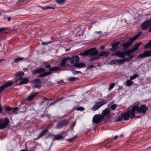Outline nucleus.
<instances>
[{
  "label": "nucleus",
  "mask_w": 151,
  "mask_h": 151,
  "mask_svg": "<svg viewBox=\"0 0 151 151\" xmlns=\"http://www.w3.org/2000/svg\"><path fill=\"white\" fill-rule=\"evenodd\" d=\"M51 42H52V41L50 42H43L42 43V44L43 45H47L48 44V43H50Z\"/></svg>",
  "instance_id": "51"
},
{
  "label": "nucleus",
  "mask_w": 151,
  "mask_h": 151,
  "mask_svg": "<svg viewBox=\"0 0 151 151\" xmlns=\"http://www.w3.org/2000/svg\"><path fill=\"white\" fill-rule=\"evenodd\" d=\"M100 107L101 106L99 105L96 104V102L95 104L93 105V107L92 108V110L93 111H96L98 110Z\"/></svg>",
  "instance_id": "28"
},
{
  "label": "nucleus",
  "mask_w": 151,
  "mask_h": 151,
  "mask_svg": "<svg viewBox=\"0 0 151 151\" xmlns=\"http://www.w3.org/2000/svg\"><path fill=\"white\" fill-rule=\"evenodd\" d=\"M5 59H0V63L1 62L3 61Z\"/></svg>",
  "instance_id": "58"
},
{
  "label": "nucleus",
  "mask_w": 151,
  "mask_h": 151,
  "mask_svg": "<svg viewBox=\"0 0 151 151\" xmlns=\"http://www.w3.org/2000/svg\"><path fill=\"white\" fill-rule=\"evenodd\" d=\"M59 101V100L58 99L57 100L53 102H51V103H50L49 104V106H50L54 104H55V103L56 102H57Z\"/></svg>",
  "instance_id": "45"
},
{
  "label": "nucleus",
  "mask_w": 151,
  "mask_h": 151,
  "mask_svg": "<svg viewBox=\"0 0 151 151\" xmlns=\"http://www.w3.org/2000/svg\"><path fill=\"white\" fill-rule=\"evenodd\" d=\"M9 122V119L6 117L3 123L0 124V129H4L8 125Z\"/></svg>",
  "instance_id": "14"
},
{
  "label": "nucleus",
  "mask_w": 151,
  "mask_h": 151,
  "mask_svg": "<svg viewBox=\"0 0 151 151\" xmlns=\"http://www.w3.org/2000/svg\"><path fill=\"white\" fill-rule=\"evenodd\" d=\"M110 54V52L107 51H103L100 52L99 55V56H106L109 55Z\"/></svg>",
  "instance_id": "25"
},
{
  "label": "nucleus",
  "mask_w": 151,
  "mask_h": 151,
  "mask_svg": "<svg viewBox=\"0 0 151 151\" xmlns=\"http://www.w3.org/2000/svg\"><path fill=\"white\" fill-rule=\"evenodd\" d=\"M101 31H99V32H95V33H99V34H100L101 33Z\"/></svg>",
  "instance_id": "59"
},
{
  "label": "nucleus",
  "mask_w": 151,
  "mask_h": 151,
  "mask_svg": "<svg viewBox=\"0 0 151 151\" xmlns=\"http://www.w3.org/2000/svg\"><path fill=\"white\" fill-rule=\"evenodd\" d=\"M38 6L40 7L42 9H54L55 8L53 6L50 7L48 6H45L44 7H42L40 6Z\"/></svg>",
  "instance_id": "35"
},
{
  "label": "nucleus",
  "mask_w": 151,
  "mask_h": 151,
  "mask_svg": "<svg viewBox=\"0 0 151 151\" xmlns=\"http://www.w3.org/2000/svg\"><path fill=\"white\" fill-rule=\"evenodd\" d=\"M24 73L22 71H19L18 72L15 73V75L17 77L19 76L18 78H22V77L24 76Z\"/></svg>",
  "instance_id": "29"
},
{
  "label": "nucleus",
  "mask_w": 151,
  "mask_h": 151,
  "mask_svg": "<svg viewBox=\"0 0 151 151\" xmlns=\"http://www.w3.org/2000/svg\"><path fill=\"white\" fill-rule=\"evenodd\" d=\"M116 107V104H111L110 106L111 109L112 110H114L115 109Z\"/></svg>",
  "instance_id": "38"
},
{
  "label": "nucleus",
  "mask_w": 151,
  "mask_h": 151,
  "mask_svg": "<svg viewBox=\"0 0 151 151\" xmlns=\"http://www.w3.org/2000/svg\"><path fill=\"white\" fill-rule=\"evenodd\" d=\"M24 59L23 58H15L14 59V62L15 63H18L19 62L22 61Z\"/></svg>",
  "instance_id": "30"
},
{
  "label": "nucleus",
  "mask_w": 151,
  "mask_h": 151,
  "mask_svg": "<svg viewBox=\"0 0 151 151\" xmlns=\"http://www.w3.org/2000/svg\"><path fill=\"white\" fill-rule=\"evenodd\" d=\"M73 66L76 67L81 68L85 66V64L83 63H76L73 65Z\"/></svg>",
  "instance_id": "24"
},
{
  "label": "nucleus",
  "mask_w": 151,
  "mask_h": 151,
  "mask_svg": "<svg viewBox=\"0 0 151 151\" xmlns=\"http://www.w3.org/2000/svg\"><path fill=\"white\" fill-rule=\"evenodd\" d=\"M73 64L78 62L79 60V58L78 56H74L72 57Z\"/></svg>",
  "instance_id": "23"
},
{
  "label": "nucleus",
  "mask_w": 151,
  "mask_h": 151,
  "mask_svg": "<svg viewBox=\"0 0 151 151\" xmlns=\"http://www.w3.org/2000/svg\"><path fill=\"white\" fill-rule=\"evenodd\" d=\"M124 60L123 59H117V64L119 65H120L121 64H122L124 63Z\"/></svg>",
  "instance_id": "33"
},
{
  "label": "nucleus",
  "mask_w": 151,
  "mask_h": 151,
  "mask_svg": "<svg viewBox=\"0 0 151 151\" xmlns=\"http://www.w3.org/2000/svg\"><path fill=\"white\" fill-rule=\"evenodd\" d=\"M117 137H118V136L117 135H116L113 138V139H116L117 138Z\"/></svg>",
  "instance_id": "55"
},
{
  "label": "nucleus",
  "mask_w": 151,
  "mask_h": 151,
  "mask_svg": "<svg viewBox=\"0 0 151 151\" xmlns=\"http://www.w3.org/2000/svg\"><path fill=\"white\" fill-rule=\"evenodd\" d=\"M75 124H76V121L74 122L72 124L71 126H70V127H69V128H71V131H72L73 130V127H74L75 125Z\"/></svg>",
  "instance_id": "44"
},
{
  "label": "nucleus",
  "mask_w": 151,
  "mask_h": 151,
  "mask_svg": "<svg viewBox=\"0 0 151 151\" xmlns=\"http://www.w3.org/2000/svg\"><path fill=\"white\" fill-rule=\"evenodd\" d=\"M125 52V55H129L130 54H131L132 52H133L132 51V50H128L126 51H124Z\"/></svg>",
  "instance_id": "37"
},
{
  "label": "nucleus",
  "mask_w": 151,
  "mask_h": 151,
  "mask_svg": "<svg viewBox=\"0 0 151 151\" xmlns=\"http://www.w3.org/2000/svg\"><path fill=\"white\" fill-rule=\"evenodd\" d=\"M44 102V101H42L41 102V103H40V105L42 104H43Z\"/></svg>",
  "instance_id": "63"
},
{
  "label": "nucleus",
  "mask_w": 151,
  "mask_h": 151,
  "mask_svg": "<svg viewBox=\"0 0 151 151\" xmlns=\"http://www.w3.org/2000/svg\"><path fill=\"white\" fill-rule=\"evenodd\" d=\"M139 77V75L137 74H135L134 75L132 76L130 78V79L132 80L135 79Z\"/></svg>",
  "instance_id": "31"
},
{
  "label": "nucleus",
  "mask_w": 151,
  "mask_h": 151,
  "mask_svg": "<svg viewBox=\"0 0 151 151\" xmlns=\"http://www.w3.org/2000/svg\"><path fill=\"white\" fill-rule=\"evenodd\" d=\"M101 48L103 49L104 48V46H102L101 47Z\"/></svg>",
  "instance_id": "64"
},
{
  "label": "nucleus",
  "mask_w": 151,
  "mask_h": 151,
  "mask_svg": "<svg viewBox=\"0 0 151 151\" xmlns=\"http://www.w3.org/2000/svg\"><path fill=\"white\" fill-rule=\"evenodd\" d=\"M44 99L45 100H48V99H47V98H46L45 97H44Z\"/></svg>",
  "instance_id": "60"
},
{
  "label": "nucleus",
  "mask_w": 151,
  "mask_h": 151,
  "mask_svg": "<svg viewBox=\"0 0 151 151\" xmlns=\"http://www.w3.org/2000/svg\"><path fill=\"white\" fill-rule=\"evenodd\" d=\"M79 55L82 56H85V51H84L83 52L80 53Z\"/></svg>",
  "instance_id": "50"
},
{
  "label": "nucleus",
  "mask_w": 151,
  "mask_h": 151,
  "mask_svg": "<svg viewBox=\"0 0 151 151\" xmlns=\"http://www.w3.org/2000/svg\"><path fill=\"white\" fill-rule=\"evenodd\" d=\"M2 122V120L1 119H0V124H1V123Z\"/></svg>",
  "instance_id": "62"
},
{
  "label": "nucleus",
  "mask_w": 151,
  "mask_h": 151,
  "mask_svg": "<svg viewBox=\"0 0 151 151\" xmlns=\"http://www.w3.org/2000/svg\"><path fill=\"white\" fill-rule=\"evenodd\" d=\"M68 122L69 121L68 120H63L58 123L56 126V127L58 129L62 128L63 127L67 125Z\"/></svg>",
  "instance_id": "11"
},
{
  "label": "nucleus",
  "mask_w": 151,
  "mask_h": 151,
  "mask_svg": "<svg viewBox=\"0 0 151 151\" xmlns=\"http://www.w3.org/2000/svg\"><path fill=\"white\" fill-rule=\"evenodd\" d=\"M110 111L109 109L106 108L103 110L102 112V116L103 119H109L110 118Z\"/></svg>",
  "instance_id": "8"
},
{
  "label": "nucleus",
  "mask_w": 151,
  "mask_h": 151,
  "mask_svg": "<svg viewBox=\"0 0 151 151\" xmlns=\"http://www.w3.org/2000/svg\"><path fill=\"white\" fill-rule=\"evenodd\" d=\"M48 130L47 129H45L43 130V131L40 134L38 137L37 138L35 139V140H37L39 139L41 137H42L45 135L48 132Z\"/></svg>",
  "instance_id": "19"
},
{
  "label": "nucleus",
  "mask_w": 151,
  "mask_h": 151,
  "mask_svg": "<svg viewBox=\"0 0 151 151\" xmlns=\"http://www.w3.org/2000/svg\"><path fill=\"white\" fill-rule=\"evenodd\" d=\"M77 137V136H75L74 137H73V138H71L70 139H67L66 140L67 141H69L70 142H73V140H74L76 139Z\"/></svg>",
  "instance_id": "34"
},
{
  "label": "nucleus",
  "mask_w": 151,
  "mask_h": 151,
  "mask_svg": "<svg viewBox=\"0 0 151 151\" xmlns=\"http://www.w3.org/2000/svg\"><path fill=\"white\" fill-rule=\"evenodd\" d=\"M126 84V85L127 86H132L133 83V82L130 79L127 80L125 83Z\"/></svg>",
  "instance_id": "27"
},
{
  "label": "nucleus",
  "mask_w": 151,
  "mask_h": 151,
  "mask_svg": "<svg viewBox=\"0 0 151 151\" xmlns=\"http://www.w3.org/2000/svg\"><path fill=\"white\" fill-rule=\"evenodd\" d=\"M132 114L131 111H127L126 112L121 114V117L124 120H128Z\"/></svg>",
  "instance_id": "9"
},
{
  "label": "nucleus",
  "mask_w": 151,
  "mask_h": 151,
  "mask_svg": "<svg viewBox=\"0 0 151 151\" xmlns=\"http://www.w3.org/2000/svg\"><path fill=\"white\" fill-rule=\"evenodd\" d=\"M65 0H56V2L59 4H64Z\"/></svg>",
  "instance_id": "32"
},
{
  "label": "nucleus",
  "mask_w": 151,
  "mask_h": 151,
  "mask_svg": "<svg viewBox=\"0 0 151 151\" xmlns=\"http://www.w3.org/2000/svg\"><path fill=\"white\" fill-rule=\"evenodd\" d=\"M98 58V57H95V58H92L90 59V60H94L95 59H96Z\"/></svg>",
  "instance_id": "54"
},
{
  "label": "nucleus",
  "mask_w": 151,
  "mask_h": 151,
  "mask_svg": "<svg viewBox=\"0 0 151 151\" xmlns=\"http://www.w3.org/2000/svg\"><path fill=\"white\" fill-rule=\"evenodd\" d=\"M78 78H75V77H72L69 78L68 79V81L71 82L73 81H74L76 79Z\"/></svg>",
  "instance_id": "40"
},
{
  "label": "nucleus",
  "mask_w": 151,
  "mask_h": 151,
  "mask_svg": "<svg viewBox=\"0 0 151 151\" xmlns=\"http://www.w3.org/2000/svg\"><path fill=\"white\" fill-rule=\"evenodd\" d=\"M114 86L115 84L114 83L110 84L109 88V90H110V89H112L114 87Z\"/></svg>",
  "instance_id": "41"
},
{
  "label": "nucleus",
  "mask_w": 151,
  "mask_h": 151,
  "mask_svg": "<svg viewBox=\"0 0 151 151\" xmlns=\"http://www.w3.org/2000/svg\"><path fill=\"white\" fill-rule=\"evenodd\" d=\"M51 135L52 136H54V138L53 139V141L62 140L63 139L64 137V136H62L60 134L53 135L52 134H51Z\"/></svg>",
  "instance_id": "18"
},
{
  "label": "nucleus",
  "mask_w": 151,
  "mask_h": 151,
  "mask_svg": "<svg viewBox=\"0 0 151 151\" xmlns=\"http://www.w3.org/2000/svg\"><path fill=\"white\" fill-rule=\"evenodd\" d=\"M116 56L120 58H124L125 57V52L124 51H118L117 52Z\"/></svg>",
  "instance_id": "20"
},
{
  "label": "nucleus",
  "mask_w": 151,
  "mask_h": 151,
  "mask_svg": "<svg viewBox=\"0 0 151 151\" xmlns=\"http://www.w3.org/2000/svg\"><path fill=\"white\" fill-rule=\"evenodd\" d=\"M28 68H24L23 69V70L24 71H28Z\"/></svg>",
  "instance_id": "53"
},
{
  "label": "nucleus",
  "mask_w": 151,
  "mask_h": 151,
  "mask_svg": "<svg viewBox=\"0 0 151 151\" xmlns=\"http://www.w3.org/2000/svg\"><path fill=\"white\" fill-rule=\"evenodd\" d=\"M94 67V66L93 65H90L86 69V70H87L89 69H91Z\"/></svg>",
  "instance_id": "49"
},
{
  "label": "nucleus",
  "mask_w": 151,
  "mask_h": 151,
  "mask_svg": "<svg viewBox=\"0 0 151 151\" xmlns=\"http://www.w3.org/2000/svg\"><path fill=\"white\" fill-rule=\"evenodd\" d=\"M150 47H151V40H150L149 42L145 46V47L148 48Z\"/></svg>",
  "instance_id": "36"
},
{
  "label": "nucleus",
  "mask_w": 151,
  "mask_h": 151,
  "mask_svg": "<svg viewBox=\"0 0 151 151\" xmlns=\"http://www.w3.org/2000/svg\"><path fill=\"white\" fill-rule=\"evenodd\" d=\"M45 69L43 68H39L32 71L33 75L36 74L38 73L42 74L45 72Z\"/></svg>",
  "instance_id": "13"
},
{
  "label": "nucleus",
  "mask_w": 151,
  "mask_h": 151,
  "mask_svg": "<svg viewBox=\"0 0 151 151\" xmlns=\"http://www.w3.org/2000/svg\"><path fill=\"white\" fill-rule=\"evenodd\" d=\"M66 58H67L66 60L67 61L68 60V61L69 62L72 63L73 64L72 58H71L70 57H67Z\"/></svg>",
  "instance_id": "39"
},
{
  "label": "nucleus",
  "mask_w": 151,
  "mask_h": 151,
  "mask_svg": "<svg viewBox=\"0 0 151 151\" xmlns=\"http://www.w3.org/2000/svg\"><path fill=\"white\" fill-rule=\"evenodd\" d=\"M120 43L119 42H117L116 43H114L112 46V48L110 50L112 52H114L116 50L118 49V46Z\"/></svg>",
  "instance_id": "16"
},
{
  "label": "nucleus",
  "mask_w": 151,
  "mask_h": 151,
  "mask_svg": "<svg viewBox=\"0 0 151 151\" xmlns=\"http://www.w3.org/2000/svg\"><path fill=\"white\" fill-rule=\"evenodd\" d=\"M103 119V116L101 115L96 114L93 118L92 122L93 124H97Z\"/></svg>",
  "instance_id": "4"
},
{
  "label": "nucleus",
  "mask_w": 151,
  "mask_h": 151,
  "mask_svg": "<svg viewBox=\"0 0 151 151\" xmlns=\"http://www.w3.org/2000/svg\"><path fill=\"white\" fill-rule=\"evenodd\" d=\"M45 67L47 68H49V70H50V68H51V66L50 64H47L45 66Z\"/></svg>",
  "instance_id": "46"
},
{
  "label": "nucleus",
  "mask_w": 151,
  "mask_h": 151,
  "mask_svg": "<svg viewBox=\"0 0 151 151\" xmlns=\"http://www.w3.org/2000/svg\"><path fill=\"white\" fill-rule=\"evenodd\" d=\"M96 103L99 105L101 107L102 106L104 105L106 103V101L104 99H99L98 101L96 102Z\"/></svg>",
  "instance_id": "17"
},
{
  "label": "nucleus",
  "mask_w": 151,
  "mask_h": 151,
  "mask_svg": "<svg viewBox=\"0 0 151 151\" xmlns=\"http://www.w3.org/2000/svg\"><path fill=\"white\" fill-rule=\"evenodd\" d=\"M66 59V58H65L61 60V62L60 64V66L61 67L64 66L66 65V63L67 62Z\"/></svg>",
  "instance_id": "26"
},
{
  "label": "nucleus",
  "mask_w": 151,
  "mask_h": 151,
  "mask_svg": "<svg viewBox=\"0 0 151 151\" xmlns=\"http://www.w3.org/2000/svg\"><path fill=\"white\" fill-rule=\"evenodd\" d=\"M117 60H112L111 62V64H117Z\"/></svg>",
  "instance_id": "43"
},
{
  "label": "nucleus",
  "mask_w": 151,
  "mask_h": 151,
  "mask_svg": "<svg viewBox=\"0 0 151 151\" xmlns=\"http://www.w3.org/2000/svg\"><path fill=\"white\" fill-rule=\"evenodd\" d=\"M151 56V50L146 51L140 54L138 57V58H143Z\"/></svg>",
  "instance_id": "12"
},
{
  "label": "nucleus",
  "mask_w": 151,
  "mask_h": 151,
  "mask_svg": "<svg viewBox=\"0 0 151 151\" xmlns=\"http://www.w3.org/2000/svg\"><path fill=\"white\" fill-rule=\"evenodd\" d=\"M7 29V28H5V27H4V28H0V32L3 31H4L6 29Z\"/></svg>",
  "instance_id": "47"
},
{
  "label": "nucleus",
  "mask_w": 151,
  "mask_h": 151,
  "mask_svg": "<svg viewBox=\"0 0 151 151\" xmlns=\"http://www.w3.org/2000/svg\"><path fill=\"white\" fill-rule=\"evenodd\" d=\"M33 87L37 88H40V84L41 83V82L40 79H37L32 81Z\"/></svg>",
  "instance_id": "15"
},
{
  "label": "nucleus",
  "mask_w": 151,
  "mask_h": 151,
  "mask_svg": "<svg viewBox=\"0 0 151 151\" xmlns=\"http://www.w3.org/2000/svg\"><path fill=\"white\" fill-rule=\"evenodd\" d=\"M141 117V116H135V115H134V118L135 117H136L137 118H140Z\"/></svg>",
  "instance_id": "57"
},
{
  "label": "nucleus",
  "mask_w": 151,
  "mask_h": 151,
  "mask_svg": "<svg viewBox=\"0 0 151 151\" xmlns=\"http://www.w3.org/2000/svg\"><path fill=\"white\" fill-rule=\"evenodd\" d=\"M99 53L98 51L94 48L90 49L88 50H86V55H91L96 56Z\"/></svg>",
  "instance_id": "7"
},
{
  "label": "nucleus",
  "mask_w": 151,
  "mask_h": 151,
  "mask_svg": "<svg viewBox=\"0 0 151 151\" xmlns=\"http://www.w3.org/2000/svg\"><path fill=\"white\" fill-rule=\"evenodd\" d=\"M5 110L7 111H9L8 114H14L16 113V111L19 110V107H16L15 108H11L8 106H6L5 108Z\"/></svg>",
  "instance_id": "6"
},
{
  "label": "nucleus",
  "mask_w": 151,
  "mask_h": 151,
  "mask_svg": "<svg viewBox=\"0 0 151 151\" xmlns=\"http://www.w3.org/2000/svg\"><path fill=\"white\" fill-rule=\"evenodd\" d=\"M141 33L142 32H140L138 34L135 35L134 36L130 38L129 39V41L123 44L122 45V46L124 47H127L130 46L134 41L139 37L141 34Z\"/></svg>",
  "instance_id": "2"
},
{
  "label": "nucleus",
  "mask_w": 151,
  "mask_h": 151,
  "mask_svg": "<svg viewBox=\"0 0 151 151\" xmlns=\"http://www.w3.org/2000/svg\"><path fill=\"white\" fill-rule=\"evenodd\" d=\"M62 70L61 68L60 67H55L51 68L50 69V71L47 72H44L43 73L40 74L38 76V78H41L45 77L46 76H47L50 74L52 72H55L56 71Z\"/></svg>",
  "instance_id": "3"
},
{
  "label": "nucleus",
  "mask_w": 151,
  "mask_h": 151,
  "mask_svg": "<svg viewBox=\"0 0 151 151\" xmlns=\"http://www.w3.org/2000/svg\"><path fill=\"white\" fill-rule=\"evenodd\" d=\"M143 30H146L149 27H150L149 32L151 31V19L144 22L141 26Z\"/></svg>",
  "instance_id": "5"
},
{
  "label": "nucleus",
  "mask_w": 151,
  "mask_h": 151,
  "mask_svg": "<svg viewBox=\"0 0 151 151\" xmlns=\"http://www.w3.org/2000/svg\"><path fill=\"white\" fill-rule=\"evenodd\" d=\"M84 108L82 107H79L77 108L76 109V110L78 111H82L84 110Z\"/></svg>",
  "instance_id": "42"
},
{
  "label": "nucleus",
  "mask_w": 151,
  "mask_h": 151,
  "mask_svg": "<svg viewBox=\"0 0 151 151\" xmlns=\"http://www.w3.org/2000/svg\"><path fill=\"white\" fill-rule=\"evenodd\" d=\"M79 72H80V71H76L75 72V73H76V74H78V73H79Z\"/></svg>",
  "instance_id": "61"
},
{
  "label": "nucleus",
  "mask_w": 151,
  "mask_h": 151,
  "mask_svg": "<svg viewBox=\"0 0 151 151\" xmlns=\"http://www.w3.org/2000/svg\"><path fill=\"white\" fill-rule=\"evenodd\" d=\"M117 52L114 53H112L111 54V56H114L115 55H116H116H117Z\"/></svg>",
  "instance_id": "52"
},
{
  "label": "nucleus",
  "mask_w": 151,
  "mask_h": 151,
  "mask_svg": "<svg viewBox=\"0 0 151 151\" xmlns=\"http://www.w3.org/2000/svg\"><path fill=\"white\" fill-rule=\"evenodd\" d=\"M20 81V83L18 84V85H20L22 84L27 83L29 82V79L28 78H25L23 79L20 78H17L16 80H15V83L17 82Z\"/></svg>",
  "instance_id": "10"
},
{
  "label": "nucleus",
  "mask_w": 151,
  "mask_h": 151,
  "mask_svg": "<svg viewBox=\"0 0 151 151\" xmlns=\"http://www.w3.org/2000/svg\"><path fill=\"white\" fill-rule=\"evenodd\" d=\"M148 109V107L144 104L141 105L139 108L138 107V106L134 105L133 106L131 109L132 114L131 118V119L133 118L136 110L139 113L145 114L146 112Z\"/></svg>",
  "instance_id": "1"
},
{
  "label": "nucleus",
  "mask_w": 151,
  "mask_h": 151,
  "mask_svg": "<svg viewBox=\"0 0 151 151\" xmlns=\"http://www.w3.org/2000/svg\"><path fill=\"white\" fill-rule=\"evenodd\" d=\"M142 43L141 42L135 45L131 49L132 51L134 52L138 49L139 46L142 44Z\"/></svg>",
  "instance_id": "22"
},
{
  "label": "nucleus",
  "mask_w": 151,
  "mask_h": 151,
  "mask_svg": "<svg viewBox=\"0 0 151 151\" xmlns=\"http://www.w3.org/2000/svg\"><path fill=\"white\" fill-rule=\"evenodd\" d=\"M38 94L37 93H31L29 95L26 100H28L29 101L32 100Z\"/></svg>",
  "instance_id": "21"
},
{
  "label": "nucleus",
  "mask_w": 151,
  "mask_h": 151,
  "mask_svg": "<svg viewBox=\"0 0 151 151\" xmlns=\"http://www.w3.org/2000/svg\"><path fill=\"white\" fill-rule=\"evenodd\" d=\"M131 57H130L128 58H125V59H123L124 60V62L126 61H127L129 60L131 58Z\"/></svg>",
  "instance_id": "48"
},
{
  "label": "nucleus",
  "mask_w": 151,
  "mask_h": 151,
  "mask_svg": "<svg viewBox=\"0 0 151 151\" xmlns=\"http://www.w3.org/2000/svg\"><path fill=\"white\" fill-rule=\"evenodd\" d=\"M7 18L9 21H10L11 19V18L10 17H8Z\"/></svg>",
  "instance_id": "56"
}]
</instances>
